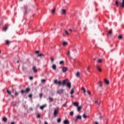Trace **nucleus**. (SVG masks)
<instances>
[{"mask_svg": "<svg viewBox=\"0 0 124 124\" xmlns=\"http://www.w3.org/2000/svg\"><path fill=\"white\" fill-rule=\"evenodd\" d=\"M68 81V78H66L63 80V82H62V84L63 87H64L66 85V82Z\"/></svg>", "mask_w": 124, "mask_h": 124, "instance_id": "nucleus-1", "label": "nucleus"}, {"mask_svg": "<svg viewBox=\"0 0 124 124\" xmlns=\"http://www.w3.org/2000/svg\"><path fill=\"white\" fill-rule=\"evenodd\" d=\"M54 84H56L57 85H62V81H58V80L56 79L54 81Z\"/></svg>", "mask_w": 124, "mask_h": 124, "instance_id": "nucleus-2", "label": "nucleus"}, {"mask_svg": "<svg viewBox=\"0 0 124 124\" xmlns=\"http://www.w3.org/2000/svg\"><path fill=\"white\" fill-rule=\"evenodd\" d=\"M59 114V109H55L53 112V115L54 117H57V115Z\"/></svg>", "mask_w": 124, "mask_h": 124, "instance_id": "nucleus-3", "label": "nucleus"}, {"mask_svg": "<svg viewBox=\"0 0 124 124\" xmlns=\"http://www.w3.org/2000/svg\"><path fill=\"white\" fill-rule=\"evenodd\" d=\"M57 93L58 94H62V93H63V89H60L57 91Z\"/></svg>", "mask_w": 124, "mask_h": 124, "instance_id": "nucleus-4", "label": "nucleus"}, {"mask_svg": "<svg viewBox=\"0 0 124 124\" xmlns=\"http://www.w3.org/2000/svg\"><path fill=\"white\" fill-rule=\"evenodd\" d=\"M82 116L81 115H78L75 119V122H78V120H81Z\"/></svg>", "mask_w": 124, "mask_h": 124, "instance_id": "nucleus-5", "label": "nucleus"}, {"mask_svg": "<svg viewBox=\"0 0 124 124\" xmlns=\"http://www.w3.org/2000/svg\"><path fill=\"white\" fill-rule=\"evenodd\" d=\"M94 102L95 104H97V105H99V104H100V100H99V99L95 100Z\"/></svg>", "mask_w": 124, "mask_h": 124, "instance_id": "nucleus-6", "label": "nucleus"}, {"mask_svg": "<svg viewBox=\"0 0 124 124\" xmlns=\"http://www.w3.org/2000/svg\"><path fill=\"white\" fill-rule=\"evenodd\" d=\"M24 13H28V6H24Z\"/></svg>", "mask_w": 124, "mask_h": 124, "instance_id": "nucleus-7", "label": "nucleus"}, {"mask_svg": "<svg viewBox=\"0 0 124 124\" xmlns=\"http://www.w3.org/2000/svg\"><path fill=\"white\" fill-rule=\"evenodd\" d=\"M68 70V69H67V67H63L62 68V72H66V71Z\"/></svg>", "mask_w": 124, "mask_h": 124, "instance_id": "nucleus-8", "label": "nucleus"}, {"mask_svg": "<svg viewBox=\"0 0 124 124\" xmlns=\"http://www.w3.org/2000/svg\"><path fill=\"white\" fill-rule=\"evenodd\" d=\"M104 81H105V84H106V85H109V80H108V79L105 78V79H104Z\"/></svg>", "mask_w": 124, "mask_h": 124, "instance_id": "nucleus-9", "label": "nucleus"}, {"mask_svg": "<svg viewBox=\"0 0 124 124\" xmlns=\"http://www.w3.org/2000/svg\"><path fill=\"white\" fill-rule=\"evenodd\" d=\"M67 87L69 89H71V82H68L66 84Z\"/></svg>", "mask_w": 124, "mask_h": 124, "instance_id": "nucleus-10", "label": "nucleus"}, {"mask_svg": "<svg viewBox=\"0 0 124 124\" xmlns=\"http://www.w3.org/2000/svg\"><path fill=\"white\" fill-rule=\"evenodd\" d=\"M7 93H8V94H10L13 98H14V96L13 95H12L11 94V92L9 91V90H7Z\"/></svg>", "mask_w": 124, "mask_h": 124, "instance_id": "nucleus-11", "label": "nucleus"}, {"mask_svg": "<svg viewBox=\"0 0 124 124\" xmlns=\"http://www.w3.org/2000/svg\"><path fill=\"white\" fill-rule=\"evenodd\" d=\"M32 70L35 73H36L37 72V69H36V67H35V66H33Z\"/></svg>", "mask_w": 124, "mask_h": 124, "instance_id": "nucleus-12", "label": "nucleus"}, {"mask_svg": "<svg viewBox=\"0 0 124 124\" xmlns=\"http://www.w3.org/2000/svg\"><path fill=\"white\" fill-rule=\"evenodd\" d=\"M96 68L97 69V70L100 72H101V71H102V70L100 68V67H99V66H98V65H97L96 66Z\"/></svg>", "mask_w": 124, "mask_h": 124, "instance_id": "nucleus-13", "label": "nucleus"}, {"mask_svg": "<svg viewBox=\"0 0 124 124\" xmlns=\"http://www.w3.org/2000/svg\"><path fill=\"white\" fill-rule=\"evenodd\" d=\"M73 105H74V106H76V107H78V106H79V103L77 102H74Z\"/></svg>", "mask_w": 124, "mask_h": 124, "instance_id": "nucleus-14", "label": "nucleus"}, {"mask_svg": "<svg viewBox=\"0 0 124 124\" xmlns=\"http://www.w3.org/2000/svg\"><path fill=\"white\" fill-rule=\"evenodd\" d=\"M52 68L53 70H56V69H57V65H56V64H53L52 65Z\"/></svg>", "mask_w": 124, "mask_h": 124, "instance_id": "nucleus-15", "label": "nucleus"}, {"mask_svg": "<svg viewBox=\"0 0 124 124\" xmlns=\"http://www.w3.org/2000/svg\"><path fill=\"white\" fill-rule=\"evenodd\" d=\"M120 4H121V7L124 8V0H123L122 3H120Z\"/></svg>", "mask_w": 124, "mask_h": 124, "instance_id": "nucleus-16", "label": "nucleus"}, {"mask_svg": "<svg viewBox=\"0 0 124 124\" xmlns=\"http://www.w3.org/2000/svg\"><path fill=\"white\" fill-rule=\"evenodd\" d=\"M62 14H66V10L65 9H62Z\"/></svg>", "mask_w": 124, "mask_h": 124, "instance_id": "nucleus-17", "label": "nucleus"}, {"mask_svg": "<svg viewBox=\"0 0 124 124\" xmlns=\"http://www.w3.org/2000/svg\"><path fill=\"white\" fill-rule=\"evenodd\" d=\"M25 92L26 93H30V92H31V88H26Z\"/></svg>", "mask_w": 124, "mask_h": 124, "instance_id": "nucleus-18", "label": "nucleus"}, {"mask_svg": "<svg viewBox=\"0 0 124 124\" xmlns=\"http://www.w3.org/2000/svg\"><path fill=\"white\" fill-rule=\"evenodd\" d=\"M77 109H78V112H80V111H81V109H82V106L78 107L77 108Z\"/></svg>", "mask_w": 124, "mask_h": 124, "instance_id": "nucleus-19", "label": "nucleus"}, {"mask_svg": "<svg viewBox=\"0 0 124 124\" xmlns=\"http://www.w3.org/2000/svg\"><path fill=\"white\" fill-rule=\"evenodd\" d=\"M45 107H46V105H44L43 106H40V109H41V110H43V109H44V108H45Z\"/></svg>", "mask_w": 124, "mask_h": 124, "instance_id": "nucleus-20", "label": "nucleus"}, {"mask_svg": "<svg viewBox=\"0 0 124 124\" xmlns=\"http://www.w3.org/2000/svg\"><path fill=\"white\" fill-rule=\"evenodd\" d=\"M67 56L68 58H71V57L70 56V51H68Z\"/></svg>", "mask_w": 124, "mask_h": 124, "instance_id": "nucleus-21", "label": "nucleus"}, {"mask_svg": "<svg viewBox=\"0 0 124 124\" xmlns=\"http://www.w3.org/2000/svg\"><path fill=\"white\" fill-rule=\"evenodd\" d=\"M56 12V8H53L52 10V14H54V13Z\"/></svg>", "mask_w": 124, "mask_h": 124, "instance_id": "nucleus-22", "label": "nucleus"}, {"mask_svg": "<svg viewBox=\"0 0 124 124\" xmlns=\"http://www.w3.org/2000/svg\"><path fill=\"white\" fill-rule=\"evenodd\" d=\"M81 90H82V91H83V92H84V95L86 94V89H85V88H84V87H82L81 88Z\"/></svg>", "mask_w": 124, "mask_h": 124, "instance_id": "nucleus-23", "label": "nucleus"}, {"mask_svg": "<svg viewBox=\"0 0 124 124\" xmlns=\"http://www.w3.org/2000/svg\"><path fill=\"white\" fill-rule=\"evenodd\" d=\"M2 121L3 122L6 123V122H7V118H6V117H3L2 119Z\"/></svg>", "mask_w": 124, "mask_h": 124, "instance_id": "nucleus-24", "label": "nucleus"}, {"mask_svg": "<svg viewBox=\"0 0 124 124\" xmlns=\"http://www.w3.org/2000/svg\"><path fill=\"white\" fill-rule=\"evenodd\" d=\"M69 124V121L68 120H66L64 121V124Z\"/></svg>", "mask_w": 124, "mask_h": 124, "instance_id": "nucleus-25", "label": "nucleus"}, {"mask_svg": "<svg viewBox=\"0 0 124 124\" xmlns=\"http://www.w3.org/2000/svg\"><path fill=\"white\" fill-rule=\"evenodd\" d=\"M115 4H116V6H119V4H120V2H119L118 0H116L115 1Z\"/></svg>", "mask_w": 124, "mask_h": 124, "instance_id": "nucleus-26", "label": "nucleus"}, {"mask_svg": "<svg viewBox=\"0 0 124 124\" xmlns=\"http://www.w3.org/2000/svg\"><path fill=\"white\" fill-rule=\"evenodd\" d=\"M98 84L99 87H100L101 88V87H102V81H99L98 82Z\"/></svg>", "mask_w": 124, "mask_h": 124, "instance_id": "nucleus-27", "label": "nucleus"}, {"mask_svg": "<svg viewBox=\"0 0 124 124\" xmlns=\"http://www.w3.org/2000/svg\"><path fill=\"white\" fill-rule=\"evenodd\" d=\"M77 77H80V72H78L76 75Z\"/></svg>", "mask_w": 124, "mask_h": 124, "instance_id": "nucleus-28", "label": "nucleus"}, {"mask_svg": "<svg viewBox=\"0 0 124 124\" xmlns=\"http://www.w3.org/2000/svg\"><path fill=\"white\" fill-rule=\"evenodd\" d=\"M73 93H74V89H72L70 92V94H71V95H72V94H73Z\"/></svg>", "mask_w": 124, "mask_h": 124, "instance_id": "nucleus-29", "label": "nucleus"}, {"mask_svg": "<svg viewBox=\"0 0 124 124\" xmlns=\"http://www.w3.org/2000/svg\"><path fill=\"white\" fill-rule=\"evenodd\" d=\"M64 32H65V34H66V35H69V33H68V31H67L65 30Z\"/></svg>", "mask_w": 124, "mask_h": 124, "instance_id": "nucleus-30", "label": "nucleus"}, {"mask_svg": "<svg viewBox=\"0 0 124 124\" xmlns=\"http://www.w3.org/2000/svg\"><path fill=\"white\" fill-rule=\"evenodd\" d=\"M62 45H63V46H66V45H67V42H64L63 43V44H62Z\"/></svg>", "mask_w": 124, "mask_h": 124, "instance_id": "nucleus-31", "label": "nucleus"}, {"mask_svg": "<svg viewBox=\"0 0 124 124\" xmlns=\"http://www.w3.org/2000/svg\"><path fill=\"white\" fill-rule=\"evenodd\" d=\"M82 117L84 119H87V115H86V114H83Z\"/></svg>", "mask_w": 124, "mask_h": 124, "instance_id": "nucleus-32", "label": "nucleus"}, {"mask_svg": "<svg viewBox=\"0 0 124 124\" xmlns=\"http://www.w3.org/2000/svg\"><path fill=\"white\" fill-rule=\"evenodd\" d=\"M112 33V29H110L109 31H108V34H111Z\"/></svg>", "mask_w": 124, "mask_h": 124, "instance_id": "nucleus-33", "label": "nucleus"}, {"mask_svg": "<svg viewBox=\"0 0 124 124\" xmlns=\"http://www.w3.org/2000/svg\"><path fill=\"white\" fill-rule=\"evenodd\" d=\"M15 95L16 96H17V95H19V93L17 92H16L15 93Z\"/></svg>", "mask_w": 124, "mask_h": 124, "instance_id": "nucleus-34", "label": "nucleus"}, {"mask_svg": "<svg viewBox=\"0 0 124 124\" xmlns=\"http://www.w3.org/2000/svg\"><path fill=\"white\" fill-rule=\"evenodd\" d=\"M61 122H62V119L61 118H59L57 120V123H58L59 124H60V123H61Z\"/></svg>", "mask_w": 124, "mask_h": 124, "instance_id": "nucleus-35", "label": "nucleus"}, {"mask_svg": "<svg viewBox=\"0 0 124 124\" xmlns=\"http://www.w3.org/2000/svg\"><path fill=\"white\" fill-rule=\"evenodd\" d=\"M90 68H91V66H88V67H87V71H88V72H90L91 71H90Z\"/></svg>", "mask_w": 124, "mask_h": 124, "instance_id": "nucleus-36", "label": "nucleus"}, {"mask_svg": "<svg viewBox=\"0 0 124 124\" xmlns=\"http://www.w3.org/2000/svg\"><path fill=\"white\" fill-rule=\"evenodd\" d=\"M64 63V61H62L60 62V64H63Z\"/></svg>", "mask_w": 124, "mask_h": 124, "instance_id": "nucleus-37", "label": "nucleus"}, {"mask_svg": "<svg viewBox=\"0 0 124 124\" xmlns=\"http://www.w3.org/2000/svg\"><path fill=\"white\" fill-rule=\"evenodd\" d=\"M70 116H73V115H74V112L73 111H71L70 112Z\"/></svg>", "mask_w": 124, "mask_h": 124, "instance_id": "nucleus-38", "label": "nucleus"}, {"mask_svg": "<svg viewBox=\"0 0 124 124\" xmlns=\"http://www.w3.org/2000/svg\"><path fill=\"white\" fill-rule=\"evenodd\" d=\"M118 38H119V39H123V36L122 35H120L118 36Z\"/></svg>", "mask_w": 124, "mask_h": 124, "instance_id": "nucleus-39", "label": "nucleus"}, {"mask_svg": "<svg viewBox=\"0 0 124 124\" xmlns=\"http://www.w3.org/2000/svg\"><path fill=\"white\" fill-rule=\"evenodd\" d=\"M98 62H99V63L102 62V59H99L98 60Z\"/></svg>", "mask_w": 124, "mask_h": 124, "instance_id": "nucleus-40", "label": "nucleus"}, {"mask_svg": "<svg viewBox=\"0 0 124 124\" xmlns=\"http://www.w3.org/2000/svg\"><path fill=\"white\" fill-rule=\"evenodd\" d=\"M9 43H10V42L9 40L6 41V44H7V45H9Z\"/></svg>", "mask_w": 124, "mask_h": 124, "instance_id": "nucleus-41", "label": "nucleus"}, {"mask_svg": "<svg viewBox=\"0 0 124 124\" xmlns=\"http://www.w3.org/2000/svg\"><path fill=\"white\" fill-rule=\"evenodd\" d=\"M7 29H8V27L5 26V28L3 29V30L5 31H6V30H7Z\"/></svg>", "mask_w": 124, "mask_h": 124, "instance_id": "nucleus-42", "label": "nucleus"}, {"mask_svg": "<svg viewBox=\"0 0 124 124\" xmlns=\"http://www.w3.org/2000/svg\"><path fill=\"white\" fill-rule=\"evenodd\" d=\"M42 56H44V55L42 53L41 54H39V55H38V57H42Z\"/></svg>", "mask_w": 124, "mask_h": 124, "instance_id": "nucleus-43", "label": "nucleus"}, {"mask_svg": "<svg viewBox=\"0 0 124 124\" xmlns=\"http://www.w3.org/2000/svg\"><path fill=\"white\" fill-rule=\"evenodd\" d=\"M49 100H50V101H53V100H54V99H53V98H52V97H50L49 98Z\"/></svg>", "mask_w": 124, "mask_h": 124, "instance_id": "nucleus-44", "label": "nucleus"}, {"mask_svg": "<svg viewBox=\"0 0 124 124\" xmlns=\"http://www.w3.org/2000/svg\"><path fill=\"white\" fill-rule=\"evenodd\" d=\"M21 93L23 94V93H26V91H25V90H21Z\"/></svg>", "mask_w": 124, "mask_h": 124, "instance_id": "nucleus-45", "label": "nucleus"}, {"mask_svg": "<svg viewBox=\"0 0 124 124\" xmlns=\"http://www.w3.org/2000/svg\"><path fill=\"white\" fill-rule=\"evenodd\" d=\"M35 53H36V54L38 55V56L39 55V51L36 50V51H35Z\"/></svg>", "mask_w": 124, "mask_h": 124, "instance_id": "nucleus-46", "label": "nucleus"}, {"mask_svg": "<svg viewBox=\"0 0 124 124\" xmlns=\"http://www.w3.org/2000/svg\"><path fill=\"white\" fill-rule=\"evenodd\" d=\"M41 116V115H40V113H38L37 114V117H38V118H40Z\"/></svg>", "mask_w": 124, "mask_h": 124, "instance_id": "nucleus-47", "label": "nucleus"}, {"mask_svg": "<svg viewBox=\"0 0 124 124\" xmlns=\"http://www.w3.org/2000/svg\"><path fill=\"white\" fill-rule=\"evenodd\" d=\"M87 93H88V94L89 95H91V91H87Z\"/></svg>", "mask_w": 124, "mask_h": 124, "instance_id": "nucleus-48", "label": "nucleus"}, {"mask_svg": "<svg viewBox=\"0 0 124 124\" xmlns=\"http://www.w3.org/2000/svg\"><path fill=\"white\" fill-rule=\"evenodd\" d=\"M42 83H45V82H46V80L45 79H42L41 80Z\"/></svg>", "mask_w": 124, "mask_h": 124, "instance_id": "nucleus-49", "label": "nucleus"}, {"mask_svg": "<svg viewBox=\"0 0 124 124\" xmlns=\"http://www.w3.org/2000/svg\"><path fill=\"white\" fill-rule=\"evenodd\" d=\"M29 97H30V98H31V97H32V94H29Z\"/></svg>", "mask_w": 124, "mask_h": 124, "instance_id": "nucleus-50", "label": "nucleus"}, {"mask_svg": "<svg viewBox=\"0 0 124 124\" xmlns=\"http://www.w3.org/2000/svg\"><path fill=\"white\" fill-rule=\"evenodd\" d=\"M40 98H41L42 97V96H43V93H40Z\"/></svg>", "mask_w": 124, "mask_h": 124, "instance_id": "nucleus-51", "label": "nucleus"}, {"mask_svg": "<svg viewBox=\"0 0 124 124\" xmlns=\"http://www.w3.org/2000/svg\"><path fill=\"white\" fill-rule=\"evenodd\" d=\"M30 80H32L33 79V78H32V77H30Z\"/></svg>", "mask_w": 124, "mask_h": 124, "instance_id": "nucleus-52", "label": "nucleus"}, {"mask_svg": "<svg viewBox=\"0 0 124 124\" xmlns=\"http://www.w3.org/2000/svg\"><path fill=\"white\" fill-rule=\"evenodd\" d=\"M62 106H63L64 107H66V104H64L62 105Z\"/></svg>", "mask_w": 124, "mask_h": 124, "instance_id": "nucleus-53", "label": "nucleus"}, {"mask_svg": "<svg viewBox=\"0 0 124 124\" xmlns=\"http://www.w3.org/2000/svg\"><path fill=\"white\" fill-rule=\"evenodd\" d=\"M51 62H54V58H51Z\"/></svg>", "mask_w": 124, "mask_h": 124, "instance_id": "nucleus-54", "label": "nucleus"}, {"mask_svg": "<svg viewBox=\"0 0 124 124\" xmlns=\"http://www.w3.org/2000/svg\"><path fill=\"white\" fill-rule=\"evenodd\" d=\"M99 119H100V120H102V117L100 116V117H99Z\"/></svg>", "mask_w": 124, "mask_h": 124, "instance_id": "nucleus-55", "label": "nucleus"}, {"mask_svg": "<svg viewBox=\"0 0 124 124\" xmlns=\"http://www.w3.org/2000/svg\"><path fill=\"white\" fill-rule=\"evenodd\" d=\"M95 124H98V122H95Z\"/></svg>", "mask_w": 124, "mask_h": 124, "instance_id": "nucleus-56", "label": "nucleus"}, {"mask_svg": "<svg viewBox=\"0 0 124 124\" xmlns=\"http://www.w3.org/2000/svg\"><path fill=\"white\" fill-rule=\"evenodd\" d=\"M71 98H73V97H74V96L72 95H71Z\"/></svg>", "mask_w": 124, "mask_h": 124, "instance_id": "nucleus-57", "label": "nucleus"}, {"mask_svg": "<svg viewBox=\"0 0 124 124\" xmlns=\"http://www.w3.org/2000/svg\"><path fill=\"white\" fill-rule=\"evenodd\" d=\"M45 124H48V122H45Z\"/></svg>", "mask_w": 124, "mask_h": 124, "instance_id": "nucleus-58", "label": "nucleus"}, {"mask_svg": "<svg viewBox=\"0 0 124 124\" xmlns=\"http://www.w3.org/2000/svg\"><path fill=\"white\" fill-rule=\"evenodd\" d=\"M11 124H15V122H12Z\"/></svg>", "mask_w": 124, "mask_h": 124, "instance_id": "nucleus-59", "label": "nucleus"}, {"mask_svg": "<svg viewBox=\"0 0 124 124\" xmlns=\"http://www.w3.org/2000/svg\"><path fill=\"white\" fill-rule=\"evenodd\" d=\"M69 31H72V30H71V29H69Z\"/></svg>", "mask_w": 124, "mask_h": 124, "instance_id": "nucleus-60", "label": "nucleus"}, {"mask_svg": "<svg viewBox=\"0 0 124 124\" xmlns=\"http://www.w3.org/2000/svg\"><path fill=\"white\" fill-rule=\"evenodd\" d=\"M17 63H19V60H18V61H17Z\"/></svg>", "mask_w": 124, "mask_h": 124, "instance_id": "nucleus-61", "label": "nucleus"}, {"mask_svg": "<svg viewBox=\"0 0 124 124\" xmlns=\"http://www.w3.org/2000/svg\"><path fill=\"white\" fill-rule=\"evenodd\" d=\"M95 60H96V59H95V58H94V61H95Z\"/></svg>", "mask_w": 124, "mask_h": 124, "instance_id": "nucleus-62", "label": "nucleus"}, {"mask_svg": "<svg viewBox=\"0 0 124 124\" xmlns=\"http://www.w3.org/2000/svg\"><path fill=\"white\" fill-rule=\"evenodd\" d=\"M21 1H22L23 0H20Z\"/></svg>", "mask_w": 124, "mask_h": 124, "instance_id": "nucleus-63", "label": "nucleus"}, {"mask_svg": "<svg viewBox=\"0 0 124 124\" xmlns=\"http://www.w3.org/2000/svg\"><path fill=\"white\" fill-rule=\"evenodd\" d=\"M31 110H32V109H31Z\"/></svg>", "mask_w": 124, "mask_h": 124, "instance_id": "nucleus-64", "label": "nucleus"}]
</instances>
